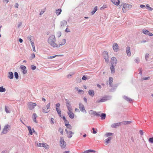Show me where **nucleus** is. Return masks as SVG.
<instances>
[{
	"label": "nucleus",
	"mask_w": 153,
	"mask_h": 153,
	"mask_svg": "<svg viewBox=\"0 0 153 153\" xmlns=\"http://www.w3.org/2000/svg\"><path fill=\"white\" fill-rule=\"evenodd\" d=\"M149 141L150 143H153V137L149 138Z\"/></svg>",
	"instance_id": "a18cd8bd"
},
{
	"label": "nucleus",
	"mask_w": 153,
	"mask_h": 153,
	"mask_svg": "<svg viewBox=\"0 0 153 153\" xmlns=\"http://www.w3.org/2000/svg\"><path fill=\"white\" fill-rule=\"evenodd\" d=\"M113 48L114 51H117L119 49V46L117 43H114L113 44Z\"/></svg>",
	"instance_id": "9b49d317"
},
{
	"label": "nucleus",
	"mask_w": 153,
	"mask_h": 153,
	"mask_svg": "<svg viewBox=\"0 0 153 153\" xmlns=\"http://www.w3.org/2000/svg\"><path fill=\"white\" fill-rule=\"evenodd\" d=\"M97 10V7L96 6L94 8V10L91 12V15H93Z\"/></svg>",
	"instance_id": "473e14b6"
},
{
	"label": "nucleus",
	"mask_w": 153,
	"mask_h": 153,
	"mask_svg": "<svg viewBox=\"0 0 153 153\" xmlns=\"http://www.w3.org/2000/svg\"><path fill=\"white\" fill-rule=\"evenodd\" d=\"M5 111L7 113H10V111L9 110V108L7 106H5Z\"/></svg>",
	"instance_id": "4c0bfd02"
},
{
	"label": "nucleus",
	"mask_w": 153,
	"mask_h": 153,
	"mask_svg": "<svg viewBox=\"0 0 153 153\" xmlns=\"http://www.w3.org/2000/svg\"><path fill=\"white\" fill-rule=\"evenodd\" d=\"M65 122V126H66L68 125V124H69V122L67 121V120H65L64 121Z\"/></svg>",
	"instance_id": "3c124183"
},
{
	"label": "nucleus",
	"mask_w": 153,
	"mask_h": 153,
	"mask_svg": "<svg viewBox=\"0 0 153 153\" xmlns=\"http://www.w3.org/2000/svg\"><path fill=\"white\" fill-rule=\"evenodd\" d=\"M59 131L62 134H63V129L61 128H60L59 129Z\"/></svg>",
	"instance_id": "c03bdc74"
},
{
	"label": "nucleus",
	"mask_w": 153,
	"mask_h": 153,
	"mask_svg": "<svg viewBox=\"0 0 153 153\" xmlns=\"http://www.w3.org/2000/svg\"><path fill=\"white\" fill-rule=\"evenodd\" d=\"M32 47V48H33V51H36V50H35V47L34 46H33H33Z\"/></svg>",
	"instance_id": "69168bd1"
},
{
	"label": "nucleus",
	"mask_w": 153,
	"mask_h": 153,
	"mask_svg": "<svg viewBox=\"0 0 153 153\" xmlns=\"http://www.w3.org/2000/svg\"><path fill=\"white\" fill-rule=\"evenodd\" d=\"M111 139V137H108L107 139H106L105 140V143L106 145H107L108 143H109V142L110 141Z\"/></svg>",
	"instance_id": "c85d7f7f"
},
{
	"label": "nucleus",
	"mask_w": 153,
	"mask_h": 153,
	"mask_svg": "<svg viewBox=\"0 0 153 153\" xmlns=\"http://www.w3.org/2000/svg\"><path fill=\"white\" fill-rule=\"evenodd\" d=\"M149 78H150L149 77H146L143 78V80H147V79H149Z\"/></svg>",
	"instance_id": "052dcab7"
},
{
	"label": "nucleus",
	"mask_w": 153,
	"mask_h": 153,
	"mask_svg": "<svg viewBox=\"0 0 153 153\" xmlns=\"http://www.w3.org/2000/svg\"><path fill=\"white\" fill-rule=\"evenodd\" d=\"M79 108L80 110L83 112L86 113V111L85 110L84 105L81 103H79Z\"/></svg>",
	"instance_id": "0eeeda50"
},
{
	"label": "nucleus",
	"mask_w": 153,
	"mask_h": 153,
	"mask_svg": "<svg viewBox=\"0 0 153 153\" xmlns=\"http://www.w3.org/2000/svg\"><path fill=\"white\" fill-rule=\"evenodd\" d=\"M131 122L130 121H125L122 122V124H123L124 125H127L131 123Z\"/></svg>",
	"instance_id": "7c9ffc66"
},
{
	"label": "nucleus",
	"mask_w": 153,
	"mask_h": 153,
	"mask_svg": "<svg viewBox=\"0 0 153 153\" xmlns=\"http://www.w3.org/2000/svg\"><path fill=\"white\" fill-rule=\"evenodd\" d=\"M126 53L127 55L130 56L131 55V53L130 52V48L129 47H127L126 48Z\"/></svg>",
	"instance_id": "a211bd4d"
},
{
	"label": "nucleus",
	"mask_w": 153,
	"mask_h": 153,
	"mask_svg": "<svg viewBox=\"0 0 153 153\" xmlns=\"http://www.w3.org/2000/svg\"><path fill=\"white\" fill-rule=\"evenodd\" d=\"M66 40L65 39H63L60 40L59 42V45H57L59 47L60 45H64L66 43Z\"/></svg>",
	"instance_id": "ddd939ff"
},
{
	"label": "nucleus",
	"mask_w": 153,
	"mask_h": 153,
	"mask_svg": "<svg viewBox=\"0 0 153 153\" xmlns=\"http://www.w3.org/2000/svg\"><path fill=\"white\" fill-rule=\"evenodd\" d=\"M75 111L77 112H79V109L77 108H76L75 109Z\"/></svg>",
	"instance_id": "0e129e2a"
},
{
	"label": "nucleus",
	"mask_w": 153,
	"mask_h": 153,
	"mask_svg": "<svg viewBox=\"0 0 153 153\" xmlns=\"http://www.w3.org/2000/svg\"><path fill=\"white\" fill-rule=\"evenodd\" d=\"M87 153H90V152H95V151L94 150L89 149L87 150Z\"/></svg>",
	"instance_id": "a19ab883"
},
{
	"label": "nucleus",
	"mask_w": 153,
	"mask_h": 153,
	"mask_svg": "<svg viewBox=\"0 0 153 153\" xmlns=\"http://www.w3.org/2000/svg\"><path fill=\"white\" fill-rule=\"evenodd\" d=\"M65 101L66 103V106L67 108L68 112V114L69 115V117L71 119H73L74 117V114L72 112V109H71V106L70 104V101L67 99L65 100Z\"/></svg>",
	"instance_id": "f257e3e1"
},
{
	"label": "nucleus",
	"mask_w": 153,
	"mask_h": 153,
	"mask_svg": "<svg viewBox=\"0 0 153 153\" xmlns=\"http://www.w3.org/2000/svg\"><path fill=\"white\" fill-rule=\"evenodd\" d=\"M13 74L11 72H9L8 77L10 79H12L13 78Z\"/></svg>",
	"instance_id": "b1692460"
},
{
	"label": "nucleus",
	"mask_w": 153,
	"mask_h": 153,
	"mask_svg": "<svg viewBox=\"0 0 153 153\" xmlns=\"http://www.w3.org/2000/svg\"><path fill=\"white\" fill-rule=\"evenodd\" d=\"M106 116V115L105 114L102 113L100 114V117H101V119L104 120Z\"/></svg>",
	"instance_id": "cd10ccee"
},
{
	"label": "nucleus",
	"mask_w": 153,
	"mask_h": 153,
	"mask_svg": "<svg viewBox=\"0 0 153 153\" xmlns=\"http://www.w3.org/2000/svg\"><path fill=\"white\" fill-rule=\"evenodd\" d=\"M123 98L125 100L130 102H131L132 101V100L131 99L127 96H125Z\"/></svg>",
	"instance_id": "5701e85b"
},
{
	"label": "nucleus",
	"mask_w": 153,
	"mask_h": 153,
	"mask_svg": "<svg viewBox=\"0 0 153 153\" xmlns=\"http://www.w3.org/2000/svg\"><path fill=\"white\" fill-rule=\"evenodd\" d=\"M66 142L63 137H61L60 140V145L62 148H64L66 146Z\"/></svg>",
	"instance_id": "20e7f679"
},
{
	"label": "nucleus",
	"mask_w": 153,
	"mask_h": 153,
	"mask_svg": "<svg viewBox=\"0 0 153 153\" xmlns=\"http://www.w3.org/2000/svg\"><path fill=\"white\" fill-rule=\"evenodd\" d=\"M37 116L36 113H33V114L32 118L33 119V121L36 123H37V122L36 120V119Z\"/></svg>",
	"instance_id": "4be33fe9"
},
{
	"label": "nucleus",
	"mask_w": 153,
	"mask_h": 153,
	"mask_svg": "<svg viewBox=\"0 0 153 153\" xmlns=\"http://www.w3.org/2000/svg\"><path fill=\"white\" fill-rule=\"evenodd\" d=\"M140 134L141 135H143V131H142V130H140Z\"/></svg>",
	"instance_id": "680f3d73"
},
{
	"label": "nucleus",
	"mask_w": 153,
	"mask_h": 153,
	"mask_svg": "<svg viewBox=\"0 0 153 153\" xmlns=\"http://www.w3.org/2000/svg\"><path fill=\"white\" fill-rule=\"evenodd\" d=\"M6 91V89L5 88H4L3 86L0 87V92H4Z\"/></svg>",
	"instance_id": "f704fd0d"
},
{
	"label": "nucleus",
	"mask_w": 153,
	"mask_h": 153,
	"mask_svg": "<svg viewBox=\"0 0 153 153\" xmlns=\"http://www.w3.org/2000/svg\"><path fill=\"white\" fill-rule=\"evenodd\" d=\"M113 78L112 77H110L109 79V83L110 85L112 87L113 82Z\"/></svg>",
	"instance_id": "393cba45"
},
{
	"label": "nucleus",
	"mask_w": 153,
	"mask_h": 153,
	"mask_svg": "<svg viewBox=\"0 0 153 153\" xmlns=\"http://www.w3.org/2000/svg\"><path fill=\"white\" fill-rule=\"evenodd\" d=\"M146 7L147 9L149 10L150 11H152L153 9L149 6V5L148 4H147L146 5Z\"/></svg>",
	"instance_id": "58836bf2"
},
{
	"label": "nucleus",
	"mask_w": 153,
	"mask_h": 153,
	"mask_svg": "<svg viewBox=\"0 0 153 153\" xmlns=\"http://www.w3.org/2000/svg\"><path fill=\"white\" fill-rule=\"evenodd\" d=\"M65 31L66 32H69L70 31L69 29H68V28H67L65 30Z\"/></svg>",
	"instance_id": "bf43d9fd"
},
{
	"label": "nucleus",
	"mask_w": 153,
	"mask_h": 153,
	"mask_svg": "<svg viewBox=\"0 0 153 153\" xmlns=\"http://www.w3.org/2000/svg\"><path fill=\"white\" fill-rule=\"evenodd\" d=\"M20 42L22 43L23 42V40L22 39L20 38L19 39Z\"/></svg>",
	"instance_id": "774afa93"
},
{
	"label": "nucleus",
	"mask_w": 153,
	"mask_h": 153,
	"mask_svg": "<svg viewBox=\"0 0 153 153\" xmlns=\"http://www.w3.org/2000/svg\"><path fill=\"white\" fill-rule=\"evenodd\" d=\"M36 105V103L32 102H29L27 105L28 107L30 110H32Z\"/></svg>",
	"instance_id": "39448f33"
},
{
	"label": "nucleus",
	"mask_w": 153,
	"mask_h": 153,
	"mask_svg": "<svg viewBox=\"0 0 153 153\" xmlns=\"http://www.w3.org/2000/svg\"><path fill=\"white\" fill-rule=\"evenodd\" d=\"M28 130H29V133L31 135H32L33 132L32 131L31 127L30 126H29L28 127Z\"/></svg>",
	"instance_id": "e433bc0d"
},
{
	"label": "nucleus",
	"mask_w": 153,
	"mask_h": 153,
	"mask_svg": "<svg viewBox=\"0 0 153 153\" xmlns=\"http://www.w3.org/2000/svg\"><path fill=\"white\" fill-rule=\"evenodd\" d=\"M20 68L22 70L23 74H25L27 73L26 68L25 66L23 65H21L20 66Z\"/></svg>",
	"instance_id": "4468645a"
},
{
	"label": "nucleus",
	"mask_w": 153,
	"mask_h": 153,
	"mask_svg": "<svg viewBox=\"0 0 153 153\" xmlns=\"http://www.w3.org/2000/svg\"><path fill=\"white\" fill-rule=\"evenodd\" d=\"M75 89L76 91H78L79 93H81L83 94L84 93L83 91L82 90H80L77 87H76Z\"/></svg>",
	"instance_id": "72a5a7b5"
},
{
	"label": "nucleus",
	"mask_w": 153,
	"mask_h": 153,
	"mask_svg": "<svg viewBox=\"0 0 153 153\" xmlns=\"http://www.w3.org/2000/svg\"><path fill=\"white\" fill-rule=\"evenodd\" d=\"M122 123L120 122L117 123H114L111 125V127L113 128H117L118 126H120L122 124Z\"/></svg>",
	"instance_id": "dca6fc26"
},
{
	"label": "nucleus",
	"mask_w": 153,
	"mask_h": 153,
	"mask_svg": "<svg viewBox=\"0 0 153 153\" xmlns=\"http://www.w3.org/2000/svg\"><path fill=\"white\" fill-rule=\"evenodd\" d=\"M106 100V99L105 98H102L100 100H97V101L96 102L97 103H99L100 102H105Z\"/></svg>",
	"instance_id": "a878e982"
},
{
	"label": "nucleus",
	"mask_w": 153,
	"mask_h": 153,
	"mask_svg": "<svg viewBox=\"0 0 153 153\" xmlns=\"http://www.w3.org/2000/svg\"><path fill=\"white\" fill-rule=\"evenodd\" d=\"M92 130H93L92 133L93 134H95L97 133L96 131L95 130V129L94 128H93Z\"/></svg>",
	"instance_id": "864d4df0"
},
{
	"label": "nucleus",
	"mask_w": 153,
	"mask_h": 153,
	"mask_svg": "<svg viewBox=\"0 0 153 153\" xmlns=\"http://www.w3.org/2000/svg\"><path fill=\"white\" fill-rule=\"evenodd\" d=\"M143 33L145 34L148 35L150 36H153V34L152 33L150 32L149 31L146 30H143Z\"/></svg>",
	"instance_id": "f8f14e48"
},
{
	"label": "nucleus",
	"mask_w": 153,
	"mask_h": 153,
	"mask_svg": "<svg viewBox=\"0 0 153 153\" xmlns=\"http://www.w3.org/2000/svg\"><path fill=\"white\" fill-rule=\"evenodd\" d=\"M84 100L86 103L87 102V99L85 97H84L83 98Z\"/></svg>",
	"instance_id": "338daca9"
},
{
	"label": "nucleus",
	"mask_w": 153,
	"mask_h": 153,
	"mask_svg": "<svg viewBox=\"0 0 153 153\" xmlns=\"http://www.w3.org/2000/svg\"><path fill=\"white\" fill-rule=\"evenodd\" d=\"M56 56H57V55L54 56H49V57H48V59H52V58H53L55 57Z\"/></svg>",
	"instance_id": "5fc2aeb1"
},
{
	"label": "nucleus",
	"mask_w": 153,
	"mask_h": 153,
	"mask_svg": "<svg viewBox=\"0 0 153 153\" xmlns=\"http://www.w3.org/2000/svg\"><path fill=\"white\" fill-rule=\"evenodd\" d=\"M50 107V103H49L48 104H47L46 107V108H44L43 109L42 111L43 112L45 113H47L49 111V109Z\"/></svg>",
	"instance_id": "9d476101"
},
{
	"label": "nucleus",
	"mask_w": 153,
	"mask_h": 153,
	"mask_svg": "<svg viewBox=\"0 0 153 153\" xmlns=\"http://www.w3.org/2000/svg\"><path fill=\"white\" fill-rule=\"evenodd\" d=\"M14 76L15 78L16 79L18 78L19 76L18 73L17 72H15L14 73Z\"/></svg>",
	"instance_id": "ea45409f"
},
{
	"label": "nucleus",
	"mask_w": 153,
	"mask_h": 153,
	"mask_svg": "<svg viewBox=\"0 0 153 153\" xmlns=\"http://www.w3.org/2000/svg\"><path fill=\"white\" fill-rule=\"evenodd\" d=\"M113 134V133H108L106 134L105 135L106 136V137H108L112 135Z\"/></svg>",
	"instance_id": "37998d69"
},
{
	"label": "nucleus",
	"mask_w": 153,
	"mask_h": 153,
	"mask_svg": "<svg viewBox=\"0 0 153 153\" xmlns=\"http://www.w3.org/2000/svg\"><path fill=\"white\" fill-rule=\"evenodd\" d=\"M55 36L53 35H51L48 39V42L51 46L54 47H58L59 46L55 43Z\"/></svg>",
	"instance_id": "f03ea898"
},
{
	"label": "nucleus",
	"mask_w": 153,
	"mask_h": 153,
	"mask_svg": "<svg viewBox=\"0 0 153 153\" xmlns=\"http://www.w3.org/2000/svg\"><path fill=\"white\" fill-rule=\"evenodd\" d=\"M42 147H43L46 149H49V146L45 143H42Z\"/></svg>",
	"instance_id": "c756f323"
},
{
	"label": "nucleus",
	"mask_w": 153,
	"mask_h": 153,
	"mask_svg": "<svg viewBox=\"0 0 153 153\" xmlns=\"http://www.w3.org/2000/svg\"><path fill=\"white\" fill-rule=\"evenodd\" d=\"M149 54L147 53L145 55V58L146 60L147 61V59L149 57Z\"/></svg>",
	"instance_id": "8fccbe9b"
},
{
	"label": "nucleus",
	"mask_w": 153,
	"mask_h": 153,
	"mask_svg": "<svg viewBox=\"0 0 153 153\" xmlns=\"http://www.w3.org/2000/svg\"><path fill=\"white\" fill-rule=\"evenodd\" d=\"M118 1H116V0H111V2L115 5L118 6V5L120 3L119 0H117Z\"/></svg>",
	"instance_id": "6ab92c4d"
},
{
	"label": "nucleus",
	"mask_w": 153,
	"mask_h": 153,
	"mask_svg": "<svg viewBox=\"0 0 153 153\" xmlns=\"http://www.w3.org/2000/svg\"><path fill=\"white\" fill-rule=\"evenodd\" d=\"M9 1V0H3V2L6 3H7Z\"/></svg>",
	"instance_id": "e2e57ef3"
},
{
	"label": "nucleus",
	"mask_w": 153,
	"mask_h": 153,
	"mask_svg": "<svg viewBox=\"0 0 153 153\" xmlns=\"http://www.w3.org/2000/svg\"><path fill=\"white\" fill-rule=\"evenodd\" d=\"M27 39L30 40V42L31 41V36H28L27 37Z\"/></svg>",
	"instance_id": "13d9d810"
},
{
	"label": "nucleus",
	"mask_w": 153,
	"mask_h": 153,
	"mask_svg": "<svg viewBox=\"0 0 153 153\" xmlns=\"http://www.w3.org/2000/svg\"><path fill=\"white\" fill-rule=\"evenodd\" d=\"M116 65H112L111 64V66L110 67V69L111 70V72L112 73H114L115 72V69H114V66H115Z\"/></svg>",
	"instance_id": "412c9836"
},
{
	"label": "nucleus",
	"mask_w": 153,
	"mask_h": 153,
	"mask_svg": "<svg viewBox=\"0 0 153 153\" xmlns=\"http://www.w3.org/2000/svg\"><path fill=\"white\" fill-rule=\"evenodd\" d=\"M89 113L91 115L95 116V114L96 113V111L91 110L89 111Z\"/></svg>",
	"instance_id": "bb28decb"
},
{
	"label": "nucleus",
	"mask_w": 153,
	"mask_h": 153,
	"mask_svg": "<svg viewBox=\"0 0 153 153\" xmlns=\"http://www.w3.org/2000/svg\"><path fill=\"white\" fill-rule=\"evenodd\" d=\"M65 131L67 134L68 137L69 138L71 137L72 135L74 134V133L70 131H68L67 129H65Z\"/></svg>",
	"instance_id": "6e6552de"
},
{
	"label": "nucleus",
	"mask_w": 153,
	"mask_h": 153,
	"mask_svg": "<svg viewBox=\"0 0 153 153\" xmlns=\"http://www.w3.org/2000/svg\"><path fill=\"white\" fill-rule=\"evenodd\" d=\"M65 126L69 129H71L72 128L71 126L69 124H68Z\"/></svg>",
	"instance_id": "49530a36"
},
{
	"label": "nucleus",
	"mask_w": 153,
	"mask_h": 153,
	"mask_svg": "<svg viewBox=\"0 0 153 153\" xmlns=\"http://www.w3.org/2000/svg\"><path fill=\"white\" fill-rule=\"evenodd\" d=\"M37 146L39 147H42V143H37Z\"/></svg>",
	"instance_id": "09e8293b"
},
{
	"label": "nucleus",
	"mask_w": 153,
	"mask_h": 153,
	"mask_svg": "<svg viewBox=\"0 0 153 153\" xmlns=\"http://www.w3.org/2000/svg\"><path fill=\"white\" fill-rule=\"evenodd\" d=\"M82 79L83 80H85L87 79V78L85 76H83L82 77Z\"/></svg>",
	"instance_id": "6e6d98bb"
},
{
	"label": "nucleus",
	"mask_w": 153,
	"mask_h": 153,
	"mask_svg": "<svg viewBox=\"0 0 153 153\" xmlns=\"http://www.w3.org/2000/svg\"><path fill=\"white\" fill-rule=\"evenodd\" d=\"M107 7V6L106 5H103L102 7H101L100 9L101 10H102L103 9L106 8Z\"/></svg>",
	"instance_id": "de8ad7c7"
},
{
	"label": "nucleus",
	"mask_w": 153,
	"mask_h": 153,
	"mask_svg": "<svg viewBox=\"0 0 153 153\" xmlns=\"http://www.w3.org/2000/svg\"><path fill=\"white\" fill-rule=\"evenodd\" d=\"M102 55L105 61L108 62V52L107 51H104L103 52Z\"/></svg>",
	"instance_id": "423d86ee"
},
{
	"label": "nucleus",
	"mask_w": 153,
	"mask_h": 153,
	"mask_svg": "<svg viewBox=\"0 0 153 153\" xmlns=\"http://www.w3.org/2000/svg\"><path fill=\"white\" fill-rule=\"evenodd\" d=\"M67 25V22L65 21H62L60 23L61 27L62 28H64L65 26H66Z\"/></svg>",
	"instance_id": "f3484780"
},
{
	"label": "nucleus",
	"mask_w": 153,
	"mask_h": 153,
	"mask_svg": "<svg viewBox=\"0 0 153 153\" xmlns=\"http://www.w3.org/2000/svg\"><path fill=\"white\" fill-rule=\"evenodd\" d=\"M56 110L58 114H59V116L60 117H61V110H60V109L59 108H56Z\"/></svg>",
	"instance_id": "2f4dec72"
},
{
	"label": "nucleus",
	"mask_w": 153,
	"mask_h": 153,
	"mask_svg": "<svg viewBox=\"0 0 153 153\" xmlns=\"http://www.w3.org/2000/svg\"><path fill=\"white\" fill-rule=\"evenodd\" d=\"M60 106V104L59 103H58L56 105V108H58V107H59Z\"/></svg>",
	"instance_id": "4d7b16f0"
},
{
	"label": "nucleus",
	"mask_w": 153,
	"mask_h": 153,
	"mask_svg": "<svg viewBox=\"0 0 153 153\" xmlns=\"http://www.w3.org/2000/svg\"><path fill=\"white\" fill-rule=\"evenodd\" d=\"M131 7L132 6L131 5L124 4L122 9L123 12L124 13L126 12L127 10H128L129 9L131 8Z\"/></svg>",
	"instance_id": "7ed1b4c3"
},
{
	"label": "nucleus",
	"mask_w": 153,
	"mask_h": 153,
	"mask_svg": "<svg viewBox=\"0 0 153 153\" xmlns=\"http://www.w3.org/2000/svg\"><path fill=\"white\" fill-rule=\"evenodd\" d=\"M111 64L112 65H116L117 62V60L116 58L114 57L111 58Z\"/></svg>",
	"instance_id": "2eb2a0df"
},
{
	"label": "nucleus",
	"mask_w": 153,
	"mask_h": 153,
	"mask_svg": "<svg viewBox=\"0 0 153 153\" xmlns=\"http://www.w3.org/2000/svg\"><path fill=\"white\" fill-rule=\"evenodd\" d=\"M100 112H96V113L95 114V116H96L97 117H100Z\"/></svg>",
	"instance_id": "79ce46f5"
},
{
	"label": "nucleus",
	"mask_w": 153,
	"mask_h": 153,
	"mask_svg": "<svg viewBox=\"0 0 153 153\" xmlns=\"http://www.w3.org/2000/svg\"><path fill=\"white\" fill-rule=\"evenodd\" d=\"M88 93L90 96L92 97H93L94 95V91L93 90H90L88 91Z\"/></svg>",
	"instance_id": "aec40b11"
},
{
	"label": "nucleus",
	"mask_w": 153,
	"mask_h": 153,
	"mask_svg": "<svg viewBox=\"0 0 153 153\" xmlns=\"http://www.w3.org/2000/svg\"><path fill=\"white\" fill-rule=\"evenodd\" d=\"M10 128V126L8 125H7L5 126L4 128L3 129L2 133L3 134H5Z\"/></svg>",
	"instance_id": "1a4fd4ad"
},
{
	"label": "nucleus",
	"mask_w": 153,
	"mask_h": 153,
	"mask_svg": "<svg viewBox=\"0 0 153 153\" xmlns=\"http://www.w3.org/2000/svg\"><path fill=\"white\" fill-rule=\"evenodd\" d=\"M31 67L32 69L33 70L35 69L36 68V67L33 65H31Z\"/></svg>",
	"instance_id": "603ef678"
},
{
	"label": "nucleus",
	"mask_w": 153,
	"mask_h": 153,
	"mask_svg": "<svg viewBox=\"0 0 153 153\" xmlns=\"http://www.w3.org/2000/svg\"><path fill=\"white\" fill-rule=\"evenodd\" d=\"M62 11L61 9H59L56 10V13L57 15H59Z\"/></svg>",
	"instance_id": "c9c22d12"
}]
</instances>
